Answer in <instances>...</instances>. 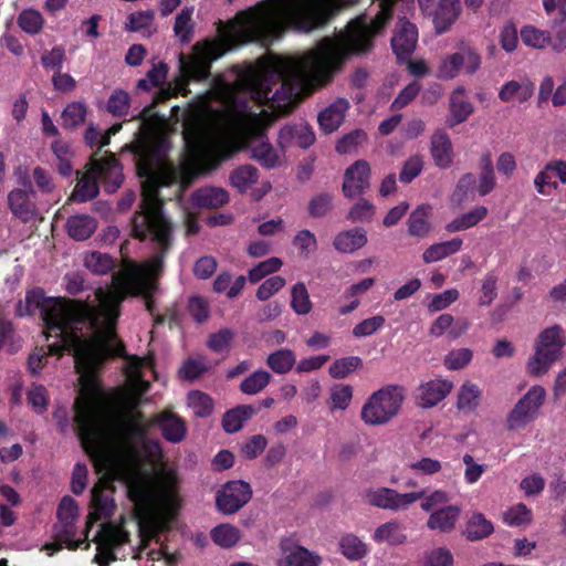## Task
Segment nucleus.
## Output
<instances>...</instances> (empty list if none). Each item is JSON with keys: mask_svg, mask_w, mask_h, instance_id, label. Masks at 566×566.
Instances as JSON below:
<instances>
[{"mask_svg": "<svg viewBox=\"0 0 566 566\" xmlns=\"http://www.w3.org/2000/svg\"><path fill=\"white\" fill-rule=\"evenodd\" d=\"M280 144L282 147L297 146L307 148L315 142L313 129L304 123L296 125H286L280 130Z\"/></svg>", "mask_w": 566, "mask_h": 566, "instance_id": "21", "label": "nucleus"}, {"mask_svg": "<svg viewBox=\"0 0 566 566\" xmlns=\"http://www.w3.org/2000/svg\"><path fill=\"white\" fill-rule=\"evenodd\" d=\"M555 170L549 168V163L541 170L534 178V186L536 191L543 196H549L557 189L558 185L554 181Z\"/></svg>", "mask_w": 566, "mask_h": 566, "instance_id": "59", "label": "nucleus"}, {"mask_svg": "<svg viewBox=\"0 0 566 566\" xmlns=\"http://www.w3.org/2000/svg\"><path fill=\"white\" fill-rule=\"evenodd\" d=\"M494 532V526L482 513H473L467 522L464 536L471 542L489 537Z\"/></svg>", "mask_w": 566, "mask_h": 566, "instance_id": "33", "label": "nucleus"}, {"mask_svg": "<svg viewBox=\"0 0 566 566\" xmlns=\"http://www.w3.org/2000/svg\"><path fill=\"white\" fill-rule=\"evenodd\" d=\"M431 231L430 207L420 206L408 219V232L412 237L423 238Z\"/></svg>", "mask_w": 566, "mask_h": 566, "instance_id": "35", "label": "nucleus"}, {"mask_svg": "<svg viewBox=\"0 0 566 566\" xmlns=\"http://www.w3.org/2000/svg\"><path fill=\"white\" fill-rule=\"evenodd\" d=\"M463 245L461 238H453L448 241L431 244L424 250L422 259L426 263H433L458 253Z\"/></svg>", "mask_w": 566, "mask_h": 566, "instance_id": "31", "label": "nucleus"}, {"mask_svg": "<svg viewBox=\"0 0 566 566\" xmlns=\"http://www.w3.org/2000/svg\"><path fill=\"white\" fill-rule=\"evenodd\" d=\"M115 260L107 253L90 252L84 258L85 268L94 274L104 275L115 268Z\"/></svg>", "mask_w": 566, "mask_h": 566, "instance_id": "42", "label": "nucleus"}, {"mask_svg": "<svg viewBox=\"0 0 566 566\" xmlns=\"http://www.w3.org/2000/svg\"><path fill=\"white\" fill-rule=\"evenodd\" d=\"M97 180L104 182L107 192H115L123 182V172L114 155L98 158L94 155L90 163V169L81 176L75 186L72 199L84 202L93 199L98 193Z\"/></svg>", "mask_w": 566, "mask_h": 566, "instance_id": "4", "label": "nucleus"}, {"mask_svg": "<svg viewBox=\"0 0 566 566\" xmlns=\"http://www.w3.org/2000/svg\"><path fill=\"white\" fill-rule=\"evenodd\" d=\"M461 509L458 505H447L434 510L429 515L427 527L441 533H450L455 528Z\"/></svg>", "mask_w": 566, "mask_h": 566, "instance_id": "23", "label": "nucleus"}, {"mask_svg": "<svg viewBox=\"0 0 566 566\" xmlns=\"http://www.w3.org/2000/svg\"><path fill=\"white\" fill-rule=\"evenodd\" d=\"M94 218L86 214L73 216L67 220L69 234L76 240H85L96 230Z\"/></svg>", "mask_w": 566, "mask_h": 566, "instance_id": "37", "label": "nucleus"}, {"mask_svg": "<svg viewBox=\"0 0 566 566\" xmlns=\"http://www.w3.org/2000/svg\"><path fill=\"white\" fill-rule=\"evenodd\" d=\"M553 51L560 53L566 50V11L551 22Z\"/></svg>", "mask_w": 566, "mask_h": 566, "instance_id": "54", "label": "nucleus"}, {"mask_svg": "<svg viewBox=\"0 0 566 566\" xmlns=\"http://www.w3.org/2000/svg\"><path fill=\"white\" fill-rule=\"evenodd\" d=\"M460 12V0H441L433 17V23L437 32H446L457 21Z\"/></svg>", "mask_w": 566, "mask_h": 566, "instance_id": "26", "label": "nucleus"}, {"mask_svg": "<svg viewBox=\"0 0 566 566\" xmlns=\"http://www.w3.org/2000/svg\"><path fill=\"white\" fill-rule=\"evenodd\" d=\"M124 542V534L112 524L105 523L99 532L98 552L94 562L99 566H108L116 560L114 548Z\"/></svg>", "mask_w": 566, "mask_h": 566, "instance_id": "14", "label": "nucleus"}, {"mask_svg": "<svg viewBox=\"0 0 566 566\" xmlns=\"http://www.w3.org/2000/svg\"><path fill=\"white\" fill-rule=\"evenodd\" d=\"M114 486L112 481L102 476L91 490V511L86 520V528L90 530L101 520L111 518L116 509L113 497Z\"/></svg>", "mask_w": 566, "mask_h": 566, "instance_id": "9", "label": "nucleus"}, {"mask_svg": "<svg viewBox=\"0 0 566 566\" xmlns=\"http://www.w3.org/2000/svg\"><path fill=\"white\" fill-rule=\"evenodd\" d=\"M342 554L350 560H359L367 554L366 545L355 535L348 534L339 541Z\"/></svg>", "mask_w": 566, "mask_h": 566, "instance_id": "48", "label": "nucleus"}, {"mask_svg": "<svg viewBox=\"0 0 566 566\" xmlns=\"http://www.w3.org/2000/svg\"><path fill=\"white\" fill-rule=\"evenodd\" d=\"M546 397L542 386H533L514 406L506 419L509 430L525 428L538 415Z\"/></svg>", "mask_w": 566, "mask_h": 566, "instance_id": "8", "label": "nucleus"}, {"mask_svg": "<svg viewBox=\"0 0 566 566\" xmlns=\"http://www.w3.org/2000/svg\"><path fill=\"white\" fill-rule=\"evenodd\" d=\"M520 36L523 44L528 48L543 50L549 46L553 50L552 34L547 30L526 24L522 27Z\"/></svg>", "mask_w": 566, "mask_h": 566, "instance_id": "32", "label": "nucleus"}, {"mask_svg": "<svg viewBox=\"0 0 566 566\" xmlns=\"http://www.w3.org/2000/svg\"><path fill=\"white\" fill-rule=\"evenodd\" d=\"M193 8H185L176 17L174 32L176 36L184 43L189 42L193 36L192 22Z\"/></svg>", "mask_w": 566, "mask_h": 566, "instance_id": "47", "label": "nucleus"}, {"mask_svg": "<svg viewBox=\"0 0 566 566\" xmlns=\"http://www.w3.org/2000/svg\"><path fill=\"white\" fill-rule=\"evenodd\" d=\"M168 66L164 62L155 64L146 74V77L138 80L137 88L150 91L154 87H161L166 84Z\"/></svg>", "mask_w": 566, "mask_h": 566, "instance_id": "43", "label": "nucleus"}, {"mask_svg": "<svg viewBox=\"0 0 566 566\" xmlns=\"http://www.w3.org/2000/svg\"><path fill=\"white\" fill-rule=\"evenodd\" d=\"M86 106L81 102L70 103L62 113V125L66 128L76 127L84 123Z\"/></svg>", "mask_w": 566, "mask_h": 566, "instance_id": "53", "label": "nucleus"}, {"mask_svg": "<svg viewBox=\"0 0 566 566\" xmlns=\"http://www.w3.org/2000/svg\"><path fill=\"white\" fill-rule=\"evenodd\" d=\"M53 533L54 539L63 542L71 551L78 548L82 543V541L74 539L76 535L75 521H59L53 526Z\"/></svg>", "mask_w": 566, "mask_h": 566, "instance_id": "44", "label": "nucleus"}, {"mask_svg": "<svg viewBox=\"0 0 566 566\" xmlns=\"http://www.w3.org/2000/svg\"><path fill=\"white\" fill-rule=\"evenodd\" d=\"M258 179V169L251 165L240 166L233 169L229 176L230 185L240 192H245Z\"/></svg>", "mask_w": 566, "mask_h": 566, "instance_id": "38", "label": "nucleus"}, {"mask_svg": "<svg viewBox=\"0 0 566 566\" xmlns=\"http://www.w3.org/2000/svg\"><path fill=\"white\" fill-rule=\"evenodd\" d=\"M285 279L280 275H273L266 279L258 289L256 297L260 301H266L281 291L285 285Z\"/></svg>", "mask_w": 566, "mask_h": 566, "instance_id": "62", "label": "nucleus"}, {"mask_svg": "<svg viewBox=\"0 0 566 566\" xmlns=\"http://www.w3.org/2000/svg\"><path fill=\"white\" fill-rule=\"evenodd\" d=\"M260 408L252 405H241L228 410L222 418V428L228 433L239 431L243 423L255 415Z\"/></svg>", "mask_w": 566, "mask_h": 566, "instance_id": "28", "label": "nucleus"}, {"mask_svg": "<svg viewBox=\"0 0 566 566\" xmlns=\"http://www.w3.org/2000/svg\"><path fill=\"white\" fill-rule=\"evenodd\" d=\"M31 192L32 190L25 191L21 189H14L8 196V202L11 211L22 221H29L35 214L34 206L29 198Z\"/></svg>", "mask_w": 566, "mask_h": 566, "instance_id": "29", "label": "nucleus"}, {"mask_svg": "<svg viewBox=\"0 0 566 566\" xmlns=\"http://www.w3.org/2000/svg\"><path fill=\"white\" fill-rule=\"evenodd\" d=\"M154 22V12L151 10H145L132 13L128 18L126 28L134 32L150 33Z\"/></svg>", "mask_w": 566, "mask_h": 566, "instance_id": "56", "label": "nucleus"}, {"mask_svg": "<svg viewBox=\"0 0 566 566\" xmlns=\"http://www.w3.org/2000/svg\"><path fill=\"white\" fill-rule=\"evenodd\" d=\"M76 371L81 374V390L74 402V422L84 450L90 454L102 451L107 438L105 413L101 406L103 390L97 367L114 356H73ZM126 358L125 375L133 385L149 386L143 379V368L153 369L155 356H122Z\"/></svg>", "mask_w": 566, "mask_h": 566, "instance_id": "2", "label": "nucleus"}, {"mask_svg": "<svg viewBox=\"0 0 566 566\" xmlns=\"http://www.w3.org/2000/svg\"><path fill=\"white\" fill-rule=\"evenodd\" d=\"M379 11L368 20L360 15L334 38L295 59L271 57L241 71L233 83L218 80L213 88L184 112L186 153L179 166L163 158L165 119L145 111L130 149L142 182V211L134 219V235L150 239L157 253L136 263L124 260L112 285L97 289L93 302L46 297L42 292V319L48 354H124L116 334L120 304L128 295H143L154 315L151 294L171 248V226L161 212L158 189L179 184L184 190L193 180L243 147L266 168L280 164V154L263 132L275 117L289 113L297 99L328 80L350 53L369 50L371 38L389 20L396 0H377Z\"/></svg>", "mask_w": 566, "mask_h": 566, "instance_id": "1", "label": "nucleus"}, {"mask_svg": "<svg viewBox=\"0 0 566 566\" xmlns=\"http://www.w3.org/2000/svg\"><path fill=\"white\" fill-rule=\"evenodd\" d=\"M405 400L401 386L388 385L375 391L364 403L361 420L368 426H381L395 418Z\"/></svg>", "mask_w": 566, "mask_h": 566, "instance_id": "5", "label": "nucleus"}, {"mask_svg": "<svg viewBox=\"0 0 566 566\" xmlns=\"http://www.w3.org/2000/svg\"><path fill=\"white\" fill-rule=\"evenodd\" d=\"M418 41V31L416 25L401 20L398 23L397 31L391 39V45L398 59H407L413 52Z\"/></svg>", "mask_w": 566, "mask_h": 566, "instance_id": "17", "label": "nucleus"}, {"mask_svg": "<svg viewBox=\"0 0 566 566\" xmlns=\"http://www.w3.org/2000/svg\"><path fill=\"white\" fill-rule=\"evenodd\" d=\"M566 345V334L559 325L544 328L536 337L535 354H558Z\"/></svg>", "mask_w": 566, "mask_h": 566, "instance_id": "19", "label": "nucleus"}, {"mask_svg": "<svg viewBox=\"0 0 566 566\" xmlns=\"http://www.w3.org/2000/svg\"><path fill=\"white\" fill-rule=\"evenodd\" d=\"M361 365L359 356H344L335 360L329 367V374L335 379H342Z\"/></svg>", "mask_w": 566, "mask_h": 566, "instance_id": "52", "label": "nucleus"}, {"mask_svg": "<svg viewBox=\"0 0 566 566\" xmlns=\"http://www.w3.org/2000/svg\"><path fill=\"white\" fill-rule=\"evenodd\" d=\"M370 166L366 160H357L344 174L342 191L353 199L363 195L370 186Z\"/></svg>", "mask_w": 566, "mask_h": 566, "instance_id": "12", "label": "nucleus"}, {"mask_svg": "<svg viewBox=\"0 0 566 566\" xmlns=\"http://www.w3.org/2000/svg\"><path fill=\"white\" fill-rule=\"evenodd\" d=\"M349 108L348 101L338 98L318 114V124L325 134H332L343 124Z\"/></svg>", "mask_w": 566, "mask_h": 566, "instance_id": "20", "label": "nucleus"}, {"mask_svg": "<svg viewBox=\"0 0 566 566\" xmlns=\"http://www.w3.org/2000/svg\"><path fill=\"white\" fill-rule=\"evenodd\" d=\"M210 536L216 545L229 549L234 547L241 539V532L238 527L224 523L214 526L210 532Z\"/></svg>", "mask_w": 566, "mask_h": 566, "instance_id": "36", "label": "nucleus"}, {"mask_svg": "<svg viewBox=\"0 0 566 566\" xmlns=\"http://www.w3.org/2000/svg\"><path fill=\"white\" fill-rule=\"evenodd\" d=\"M431 155L437 166L448 168L452 164L453 151L450 137L437 130L431 137Z\"/></svg>", "mask_w": 566, "mask_h": 566, "instance_id": "27", "label": "nucleus"}, {"mask_svg": "<svg viewBox=\"0 0 566 566\" xmlns=\"http://www.w3.org/2000/svg\"><path fill=\"white\" fill-rule=\"evenodd\" d=\"M424 490L419 492L399 493L394 489L379 488L367 492L368 502L376 507L399 511L406 510L411 504L422 499Z\"/></svg>", "mask_w": 566, "mask_h": 566, "instance_id": "11", "label": "nucleus"}, {"mask_svg": "<svg viewBox=\"0 0 566 566\" xmlns=\"http://www.w3.org/2000/svg\"><path fill=\"white\" fill-rule=\"evenodd\" d=\"M453 382L448 379H432L422 382L416 392L415 399L419 407L431 408L442 401L452 390Z\"/></svg>", "mask_w": 566, "mask_h": 566, "instance_id": "13", "label": "nucleus"}, {"mask_svg": "<svg viewBox=\"0 0 566 566\" xmlns=\"http://www.w3.org/2000/svg\"><path fill=\"white\" fill-rule=\"evenodd\" d=\"M192 205L197 208L216 209L229 201V193L219 187L200 188L192 193Z\"/></svg>", "mask_w": 566, "mask_h": 566, "instance_id": "24", "label": "nucleus"}, {"mask_svg": "<svg viewBox=\"0 0 566 566\" xmlns=\"http://www.w3.org/2000/svg\"><path fill=\"white\" fill-rule=\"evenodd\" d=\"M187 400L196 417L207 418L213 411V400L206 392L191 390L187 396Z\"/></svg>", "mask_w": 566, "mask_h": 566, "instance_id": "45", "label": "nucleus"}, {"mask_svg": "<svg viewBox=\"0 0 566 566\" xmlns=\"http://www.w3.org/2000/svg\"><path fill=\"white\" fill-rule=\"evenodd\" d=\"M252 497L251 485L242 480L228 481L216 494V506L223 514H234Z\"/></svg>", "mask_w": 566, "mask_h": 566, "instance_id": "10", "label": "nucleus"}, {"mask_svg": "<svg viewBox=\"0 0 566 566\" xmlns=\"http://www.w3.org/2000/svg\"><path fill=\"white\" fill-rule=\"evenodd\" d=\"M368 239L363 228H353L339 232L335 238L333 245L340 253H354L366 245Z\"/></svg>", "mask_w": 566, "mask_h": 566, "instance_id": "25", "label": "nucleus"}, {"mask_svg": "<svg viewBox=\"0 0 566 566\" xmlns=\"http://www.w3.org/2000/svg\"><path fill=\"white\" fill-rule=\"evenodd\" d=\"M374 538L377 542H386L389 545L396 546L406 543L407 535L398 522L391 521L378 526L375 531Z\"/></svg>", "mask_w": 566, "mask_h": 566, "instance_id": "40", "label": "nucleus"}, {"mask_svg": "<svg viewBox=\"0 0 566 566\" xmlns=\"http://www.w3.org/2000/svg\"><path fill=\"white\" fill-rule=\"evenodd\" d=\"M488 216V209L483 206H478L467 213H463L451 222L446 224V230L450 233L468 230L476 226Z\"/></svg>", "mask_w": 566, "mask_h": 566, "instance_id": "34", "label": "nucleus"}, {"mask_svg": "<svg viewBox=\"0 0 566 566\" xmlns=\"http://www.w3.org/2000/svg\"><path fill=\"white\" fill-rule=\"evenodd\" d=\"M130 106V96L124 90H115L108 101L107 111L114 116H124L128 113Z\"/></svg>", "mask_w": 566, "mask_h": 566, "instance_id": "60", "label": "nucleus"}, {"mask_svg": "<svg viewBox=\"0 0 566 566\" xmlns=\"http://www.w3.org/2000/svg\"><path fill=\"white\" fill-rule=\"evenodd\" d=\"M336 7L337 0H265L245 11V42L277 38L287 28L310 32Z\"/></svg>", "mask_w": 566, "mask_h": 566, "instance_id": "3", "label": "nucleus"}, {"mask_svg": "<svg viewBox=\"0 0 566 566\" xmlns=\"http://www.w3.org/2000/svg\"><path fill=\"white\" fill-rule=\"evenodd\" d=\"M293 245L297 249L302 258L308 259L317 250V240L313 232L304 229L294 235Z\"/></svg>", "mask_w": 566, "mask_h": 566, "instance_id": "50", "label": "nucleus"}, {"mask_svg": "<svg viewBox=\"0 0 566 566\" xmlns=\"http://www.w3.org/2000/svg\"><path fill=\"white\" fill-rule=\"evenodd\" d=\"M151 423L158 426L163 437L171 443H178L186 437V422L171 411L160 412L154 418Z\"/></svg>", "mask_w": 566, "mask_h": 566, "instance_id": "18", "label": "nucleus"}, {"mask_svg": "<svg viewBox=\"0 0 566 566\" xmlns=\"http://www.w3.org/2000/svg\"><path fill=\"white\" fill-rule=\"evenodd\" d=\"M450 117L447 122L449 127H454L465 122L474 112L473 104L465 96V88L458 86L450 95L449 102Z\"/></svg>", "mask_w": 566, "mask_h": 566, "instance_id": "22", "label": "nucleus"}, {"mask_svg": "<svg viewBox=\"0 0 566 566\" xmlns=\"http://www.w3.org/2000/svg\"><path fill=\"white\" fill-rule=\"evenodd\" d=\"M503 520L510 526L526 525L532 522V511L525 504L518 503L504 513Z\"/></svg>", "mask_w": 566, "mask_h": 566, "instance_id": "58", "label": "nucleus"}, {"mask_svg": "<svg viewBox=\"0 0 566 566\" xmlns=\"http://www.w3.org/2000/svg\"><path fill=\"white\" fill-rule=\"evenodd\" d=\"M282 265L283 261L276 256L262 261L249 271V280L251 283H256L264 276L277 272Z\"/></svg>", "mask_w": 566, "mask_h": 566, "instance_id": "57", "label": "nucleus"}, {"mask_svg": "<svg viewBox=\"0 0 566 566\" xmlns=\"http://www.w3.org/2000/svg\"><path fill=\"white\" fill-rule=\"evenodd\" d=\"M423 168V159L419 155L411 156L407 159L401 168L399 179L401 182L409 184L420 175Z\"/></svg>", "mask_w": 566, "mask_h": 566, "instance_id": "63", "label": "nucleus"}, {"mask_svg": "<svg viewBox=\"0 0 566 566\" xmlns=\"http://www.w3.org/2000/svg\"><path fill=\"white\" fill-rule=\"evenodd\" d=\"M291 307L297 315H306L312 311L313 304L303 282L294 284L291 289Z\"/></svg>", "mask_w": 566, "mask_h": 566, "instance_id": "46", "label": "nucleus"}, {"mask_svg": "<svg viewBox=\"0 0 566 566\" xmlns=\"http://www.w3.org/2000/svg\"><path fill=\"white\" fill-rule=\"evenodd\" d=\"M151 426V421H147L144 413L140 411L132 413L117 424L116 431L123 452L127 460L134 464L142 462V450L139 446L146 440Z\"/></svg>", "mask_w": 566, "mask_h": 566, "instance_id": "6", "label": "nucleus"}, {"mask_svg": "<svg viewBox=\"0 0 566 566\" xmlns=\"http://www.w3.org/2000/svg\"><path fill=\"white\" fill-rule=\"evenodd\" d=\"M481 167L482 174L480 177L478 190L481 196H485L490 193L495 186L493 164L491 158L488 156L483 157L481 161Z\"/></svg>", "mask_w": 566, "mask_h": 566, "instance_id": "61", "label": "nucleus"}, {"mask_svg": "<svg viewBox=\"0 0 566 566\" xmlns=\"http://www.w3.org/2000/svg\"><path fill=\"white\" fill-rule=\"evenodd\" d=\"M271 379V375L265 370H256L247 377L240 385L242 392L255 395L260 392Z\"/></svg>", "mask_w": 566, "mask_h": 566, "instance_id": "55", "label": "nucleus"}, {"mask_svg": "<svg viewBox=\"0 0 566 566\" xmlns=\"http://www.w3.org/2000/svg\"><path fill=\"white\" fill-rule=\"evenodd\" d=\"M51 149L55 155L59 164L57 170L62 176H70L73 171L72 159L74 151L70 143L57 139L52 143Z\"/></svg>", "mask_w": 566, "mask_h": 566, "instance_id": "41", "label": "nucleus"}, {"mask_svg": "<svg viewBox=\"0 0 566 566\" xmlns=\"http://www.w3.org/2000/svg\"><path fill=\"white\" fill-rule=\"evenodd\" d=\"M122 129V124H115L106 132L102 133L94 125H90L85 132V142L91 146H97L99 149L108 145L113 135H116Z\"/></svg>", "mask_w": 566, "mask_h": 566, "instance_id": "49", "label": "nucleus"}, {"mask_svg": "<svg viewBox=\"0 0 566 566\" xmlns=\"http://www.w3.org/2000/svg\"><path fill=\"white\" fill-rule=\"evenodd\" d=\"M19 27L29 34L39 33L44 24L42 14L34 9H25L18 17Z\"/></svg>", "mask_w": 566, "mask_h": 566, "instance_id": "51", "label": "nucleus"}, {"mask_svg": "<svg viewBox=\"0 0 566 566\" xmlns=\"http://www.w3.org/2000/svg\"><path fill=\"white\" fill-rule=\"evenodd\" d=\"M467 322L462 319L454 321L453 316L450 314H441L432 323L430 327V334L436 337H440L448 333V336L454 339L459 337L461 334H463L467 331Z\"/></svg>", "mask_w": 566, "mask_h": 566, "instance_id": "30", "label": "nucleus"}, {"mask_svg": "<svg viewBox=\"0 0 566 566\" xmlns=\"http://www.w3.org/2000/svg\"><path fill=\"white\" fill-rule=\"evenodd\" d=\"M281 549L284 556L279 559L277 566H319L322 557L304 546L293 544L287 541L281 543Z\"/></svg>", "mask_w": 566, "mask_h": 566, "instance_id": "16", "label": "nucleus"}, {"mask_svg": "<svg viewBox=\"0 0 566 566\" xmlns=\"http://www.w3.org/2000/svg\"><path fill=\"white\" fill-rule=\"evenodd\" d=\"M234 333L231 329L224 328L210 335L208 339V347L213 352H226L230 349L233 340Z\"/></svg>", "mask_w": 566, "mask_h": 566, "instance_id": "64", "label": "nucleus"}, {"mask_svg": "<svg viewBox=\"0 0 566 566\" xmlns=\"http://www.w3.org/2000/svg\"><path fill=\"white\" fill-rule=\"evenodd\" d=\"M534 84L527 77L509 80L499 88V99L505 104L521 105L531 99Z\"/></svg>", "mask_w": 566, "mask_h": 566, "instance_id": "15", "label": "nucleus"}, {"mask_svg": "<svg viewBox=\"0 0 566 566\" xmlns=\"http://www.w3.org/2000/svg\"><path fill=\"white\" fill-rule=\"evenodd\" d=\"M481 395L482 392L475 384L465 381L458 392L457 408L460 411L473 412L480 403Z\"/></svg>", "mask_w": 566, "mask_h": 566, "instance_id": "39", "label": "nucleus"}, {"mask_svg": "<svg viewBox=\"0 0 566 566\" xmlns=\"http://www.w3.org/2000/svg\"><path fill=\"white\" fill-rule=\"evenodd\" d=\"M482 65V57L472 45L461 42L459 50L446 54L440 59L437 76L442 80H452L463 71L468 75L475 74Z\"/></svg>", "mask_w": 566, "mask_h": 566, "instance_id": "7", "label": "nucleus"}]
</instances>
